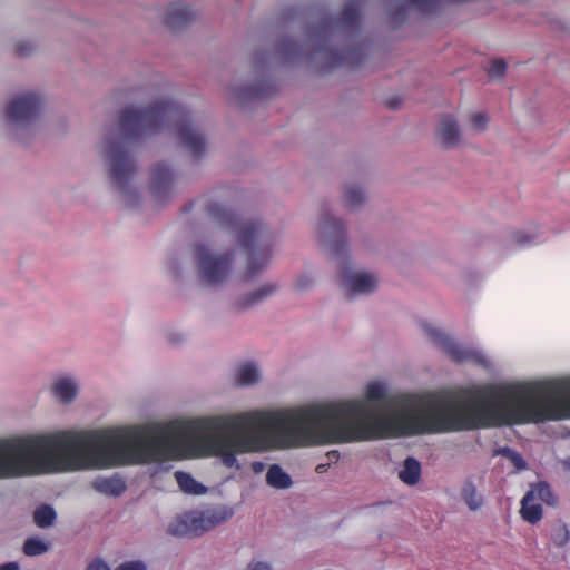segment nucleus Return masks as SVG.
<instances>
[{"mask_svg":"<svg viewBox=\"0 0 570 570\" xmlns=\"http://www.w3.org/2000/svg\"><path fill=\"white\" fill-rule=\"evenodd\" d=\"M173 126L176 138L194 158L206 150L204 134L195 126L190 112L183 106L169 100H160L142 109L126 108L118 118L120 137H107L109 178L112 185L126 193L136 166L127 146L130 141L159 132Z\"/></svg>","mask_w":570,"mask_h":570,"instance_id":"7ed1b4c3","label":"nucleus"},{"mask_svg":"<svg viewBox=\"0 0 570 570\" xmlns=\"http://www.w3.org/2000/svg\"><path fill=\"white\" fill-rule=\"evenodd\" d=\"M312 283H313L312 277H309L308 275H303V276H301V277L297 279V282H296V287H297L298 289H303V288L308 287Z\"/></svg>","mask_w":570,"mask_h":570,"instance_id":"e433bc0d","label":"nucleus"},{"mask_svg":"<svg viewBox=\"0 0 570 570\" xmlns=\"http://www.w3.org/2000/svg\"><path fill=\"white\" fill-rule=\"evenodd\" d=\"M264 468H265V465H264V463H262V462H253V463H252V469H253V471H254V472H256V473L263 472V471H264Z\"/></svg>","mask_w":570,"mask_h":570,"instance_id":"a19ab883","label":"nucleus"},{"mask_svg":"<svg viewBox=\"0 0 570 570\" xmlns=\"http://www.w3.org/2000/svg\"><path fill=\"white\" fill-rule=\"evenodd\" d=\"M52 392L62 403H70L77 395V386L69 379H60L53 384Z\"/></svg>","mask_w":570,"mask_h":570,"instance_id":"6ab92c4d","label":"nucleus"},{"mask_svg":"<svg viewBox=\"0 0 570 570\" xmlns=\"http://www.w3.org/2000/svg\"><path fill=\"white\" fill-rule=\"evenodd\" d=\"M385 104L390 109H397L400 108L402 100L399 97H393L387 99Z\"/></svg>","mask_w":570,"mask_h":570,"instance_id":"4c0bfd02","label":"nucleus"},{"mask_svg":"<svg viewBox=\"0 0 570 570\" xmlns=\"http://www.w3.org/2000/svg\"><path fill=\"white\" fill-rule=\"evenodd\" d=\"M514 239L518 244H525L529 242V238L521 233L515 234Z\"/></svg>","mask_w":570,"mask_h":570,"instance_id":"ea45409f","label":"nucleus"},{"mask_svg":"<svg viewBox=\"0 0 570 570\" xmlns=\"http://www.w3.org/2000/svg\"><path fill=\"white\" fill-rule=\"evenodd\" d=\"M229 513L222 510L188 511L176 517L167 528L170 535L177 538L200 537L229 518Z\"/></svg>","mask_w":570,"mask_h":570,"instance_id":"39448f33","label":"nucleus"},{"mask_svg":"<svg viewBox=\"0 0 570 570\" xmlns=\"http://www.w3.org/2000/svg\"><path fill=\"white\" fill-rule=\"evenodd\" d=\"M195 256L199 267L202 279L207 285H217L222 283L229 273L232 264V255H212L204 244L195 246Z\"/></svg>","mask_w":570,"mask_h":570,"instance_id":"423d86ee","label":"nucleus"},{"mask_svg":"<svg viewBox=\"0 0 570 570\" xmlns=\"http://www.w3.org/2000/svg\"><path fill=\"white\" fill-rule=\"evenodd\" d=\"M327 456H328L331 460H332V459H336V460H337L340 455H338V452H336V451H332V452H328V453H327Z\"/></svg>","mask_w":570,"mask_h":570,"instance_id":"a18cd8bd","label":"nucleus"},{"mask_svg":"<svg viewBox=\"0 0 570 570\" xmlns=\"http://www.w3.org/2000/svg\"><path fill=\"white\" fill-rule=\"evenodd\" d=\"M236 381L240 385H250L258 381V371L254 364L240 365L236 371Z\"/></svg>","mask_w":570,"mask_h":570,"instance_id":"393cba45","label":"nucleus"},{"mask_svg":"<svg viewBox=\"0 0 570 570\" xmlns=\"http://www.w3.org/2000/svg\"><path fill=\"white\" fill-rule=\"evenodd\" d=\"M494 454L502 455L508 459L518 471L524 470L527 468V463L521 454L509 446L498 449Z\"/></svg>","mask_w":570,"mask_h":570,"instance_id":"cd10ccee","label":"nucleus"},{"mask_svg":"<svg viewBox=\"0 0 570 570\" xmlns=\"http://www.w3.org/2000/svg\"><path fill=\"white\" fill-rule=\"evenodd\" d=\"M529 491H534V498L547 503L548 505H554L557 503V499L547 482H539Z\"/></svg>","mask_w":570,"mask_h":570,"instance_id":"bb28decb","label":"nucleus"},{"mask_svg":"<svg viewBox=\"0 0 570 570\" xmlns=\"http://www.w3.org/2000/svg\"><path fill=\"white\" fill-rule=\"evenodd\" d=\"M550 537L556 546L563 547L568 543L570 533L564 523H558L552 528Z\"/></svg>","mask_w":570,"mask_h":570,"instance_id":"c756f323","label":"nucleus"},{"mask_svg":"<svg viewBox=\"0 0 570 570\" xmlns=\"http://www.w3.org/2000/svg\"><path fill=\"white\" fill-rule=\"evenodd\" d=\"M265 436L282 448L306 445L303 407L204 416L124 430L2 438V479L80 471L96 464L156 462L167 458L177 445L199 455L219 456L227 468H239L236 455L263 450Z\"/></svg>","mask_w":570,"mask_h":570,"instance_id":"f257e3e1","label":"nucleus"},{"mask_svg":"<svg viewBox=\"0 0 570 570\" xmlns=\"http://www.w3.org/2000/svg\"><path fill=\"white\" fill-rule=\"evenodd\" d=\"M462 499L472 511H476L483 504V498L478 493L475 485L471 481L464 483Z\"/></svg>","mask_w":570,"mask_h":570,"instance_id":"5701e85b","label":"nucleus"},{"mask_svg":"<svg viewBox=\"0 0 570 570\" xmlns=\"http://www.w3.org/2000/svg\"><path fill=\"white\" fill-rule=\"evenodd\" d=\"M426 336L440 348H442L456 363L474 362L482 363L483 356L480 352L464 347L453 342L445 333L431 326L424 325Z\"/></svg>","mask_w":570,"mask_h":570,"instance_id":"6e6552de","label":"nucleus"},{"mask_svg":"<svg viewBox=\"0 0 570 570\" xmlns=\"http://www.w3.org/2000/svg\"><path fill=\"white\" fill-rule=\"evenodd\" d=\"M303 411L306 445L543 423L570 419V379L488 384L468 389L461 396L431 394L424 411L392 416L358 400L314 404Z\"/></svg>","mask_w":570,"mask_h":570,"instance_id":"f03ea898","label":"nucleus"},{"mask_svg":"<svg viewBox=\"0 0 570 570\" xmlns=\"http://www.w3.org/2000/svg\"><path fill=\"white\" fill-rule=\"evenodd\" d=\"M322 235L327 239L331 252L338 255L347 246L346 229L340 219L325 215L320 224Z\"/></svg>","mask_w":570,"mask_h":570,"instance_id":"9d476101","label":"nucleus"},{"mask_svg":"<svg viewBox=\"0 0 570 570\" xmlns=\"http://www.w3.org/2000/svg\"><path fill=\"white\" fill-rule=\"evenodd\" d=\"M116 570H146V566L141 561H128L120 564Z\"/></svg>","mask_w":570,"mask_h":570,"instance_id":"72a5a7b5","label":"nucleus"},{"mask_svg":"<svg viewBox=\"0 0 570 570\" xmlns=\"http://www.w3.org/2000/svg\"><path fill=\"white\" fill-rule=\"evenodd\" d=\"M32 50V45L29 42L19 43L16 46V53L21 57L28 56Z\"/></svg>","mask_w":570,"mask_h":570,"instance_id":"f704fd0d","label":"nucleus"},{"mask_svg":"<svg viewBox=\"0 0 570 570\" xmlns=\"http://www.w3.org/2000/svg\"><path fill=\"white\" fill-rule=\"evenodd\" d=\"M568 463L570 464V460L568 461Z\"/></svg>","mask_w":570,"mask_h":570,"instance_id":"49530a36","label":"nucleus"},{"mask_svg":"<svg viewBox=\"0 0 570 570\" xmlns=\"http://www.w3.org/2000/svg\"><path fill=\"white\" fill-rule=\"evenodd\" d=\"M345 206L354 209L360 207L365 202L364 191L357 186L346 187L344 194Z\"/></svg>","mask_w":570,"mask_h":570,"instance_id":"a878e982","label":"nucleus"},{"mask_svg":"<svg viewBox=\"0 0 570 570\" xmlns=\"http://www.w3.org/2000/svg\"><path fill=\"white\" fill-rule=\"evenodd\" d=\"M346 286L352 293H372L376 288V278L370 273H355L346 277Z\"/></svg>","mask_w":570,"mask_h":570,"instance_id":"2eb2a0df","label":"nucleus"},{"mask_svg":"<svg viewBox=\"0 0 570 570\" xmlns=\"http://www.w3.org/2000/svg\"><path fill=\"white\" fill-rule=\"evenodd\" d=\"M57 518L52 507L42 504L33 512V521L39 528H48L53 524Z\"/></svg>","mask_w":570,"mask_h":570,"instance_id":"b1692460","label":"nucleus"},{"mask_svg":"<svg viewBox=\"0 0 570 570\" xmlns=\"http://www.w3.org/2000/svg\"><path fill=\"white\" fill-rule=\"evenodd\" d=\"M175 479L179 489L188 494H203L206 492V487L197 482L189 473L184 471H176Z\"/></svg>","mask_w":570,"mask_h":570,"instance_id":"a211bd4d","label":"nucleus"},{"mask_svg":"<svg viewBox=\"0 0 570 570\" xmlns=\"http://www.w3.org/2000/svg\"><path fill=\"white\" fill-rule=\"evenodd\" d=\"M275 289L276 288L273 285H264L261 288H258L257 291H254L253 293L239 298L236 302L237 308L246 309L248 307H252L253 305L262 302L267 296L273 294L275 292Z\"/></svg>","mask_w":570,"mask_h":570,"instance_id":"aec40b11","label":"nucleus"},{"mask_svg":"<svg viewBox=\"0 0 570 570\" xmlns=\"http://www.w3.org/2000/svg\"><path fill=\"white\" fill-rule=\"evenodd\" d=\"M174 181L173 171L165 164H157L151 174V191L156 197H161L170 190Z\"/></svg>","mask_w":570,"mask_h":570,"instance_id":"ddd939ff","label":"nucleus"},{"mask_svg":"<svg viewBox=\"0 0 570 570\" xmlns=\"http://www.w3.org/2000/svg\"><path fill=\"white\" fill-rule=\"evenodd\" d=\"M326 466H327L326 464H318L316 466V472H318V473L325 472L326 471Z\"/></svg>","mask_w":570,"mask_h":570,"instance_id":"c03bdc74","label":"nucleus"},{"mask_svg":"<svg viewBox=\"0 0 570 570\" xmlns=\"http://www.w3.org/2000/svg\"><path fill=\"white\" fill-rule=\"evenodd\" d=\"M520 513L522 519L531 524L542 519V507L535 502L534 491H528L522 498Z\"/></svg>","mask_w":570,"mask_h":570,"instance_id":"dca6fc26","label":"nucleus"},{"mask_svg":"<svg viewBox=\"0 0 570 570\" xmlns=\"http://www.w3.org/2000/svg\"><path fill=\"white\" fill-rule=\"evenodd\" d=\"M364 0H351L342 10L338 18H324L316 28L318 37L327 38L334 30L355 32L360 28V6Z\"/></svg>","mask_w":570,"mask_h":570,"instance_id":"0eeeda50","label":"nucleus"},{"mask_svg":"<svg viewBox=\"0 0 570 570\" xmlns=\"http://www.w3.org/2000/svg\"><path fill=\"white\" fill-rule=\"evenodd\" d=\"M250 570H272V567L265 562H256L252 564Z\"/></svg>","mask_w":570,"mask_h":570,"instance_id":"58836bf2","label":"nucleus"},{"mask_svg":"<svg viewBox=\"0 0 570 570\" xmlns=\"http://www.w3.org/2000/svg\"><path fill=\"white\" fill-rule=\"evenodd\" d=\"M438 138L445 147H454L460 139L458 122L453 116H444L436 131Z\"/></svg>","mask_w":570,"mask_h":570,"instance_id":"4468645a","label":"nucleus"},{"mask_svg":"<svg viewBox=\"0 0 570 570\" xmlns=\"http://www.w3.org/2000/svg\"><path fill=\"white\" fill-rule=\"evenodd\" d=\"M91 488L108 497H119L126 489V482L119 474L111 476H97L91 481Z\"/></svg>","mask_w":570,"mask_h":570,"instance_id":"f8f14e48","label":"nucleus"},{"mask_svg":"<svg viewBox=\"0 0 570 570\" xmlns=\"http://www.w3.org/2000/svg\"><path fill=\"white\" fill-rule=\"evenodd\" d=\"M507 70V63L503 59H495L491 62L488 73L491 78H501Z\"/></svg>","mask_w":570,"mask_h":570,"instance_id":"2f4dec72","label":"nucleus"},{"mask_svg":"<svg viewBox=\"0 0 570 570\" xmlns=\"http://www.w3.org/2000/svg\"><path fill=\"white\" fill-rule=\"evenodd\" d=\"M365 46H360L356 48H353L352 50L344 51L340 55H336L334 62L335 65L343 66L347 65L352 68H355L360 65L361 60L364 58L365 55Z\"/></svg>","mask_w":570,"mask_h":570,"instance_id":"4be33fe9","label":"nucleus"},{"mask_svg":"<svg viewBox=\"0 0 570 570\" xmlns=\"http://www.w3.org/2000/svg\"><path fill=\"white\" fill-rule=\"evenodd\" d=\"M421 476V464L420 462L409 456L404 461L403 469L399 472V478L402 482L407 485H414L419 482Z\"/></svg>","mask_w":570,"mask_h":570,"instance_id":"f3484780","label":"nucleus"},{"mask_svg":"<svg viewBox=\"0 0 570 570\" xmlns=\"http://www.w3.org/2000/svg\"><path fill=\"white\" fill-rule=\"evenodd\" d=\"M196 18L195 10L185 3H173L168 7L164 21L171 30H180L188 27Z\"/></svg>","mask_w":570,"mask_h":570,"instance_id":"9b49d317","label":"nucleus"},{"mask_svg":"<svg viewBox=\"0 0 570 570\" xmlns=\"http://www.w3.org/2000/svg\"><path fill=\"white\" fill-rule=\"evenodd\" d=\"M266 482L276 489H287L292 479L278 464H272L266 473Z\"/></svg>","mask_w":570,"mask_h":570,"instance_id":"412c9836","label":"nucleus"},{"mask_svg":"<svg viewBox=\"0 0 570 570\" xmlns=\"http://www.w3.org/2000/svg\"><path fill=\"white\" fill-rule=\"evenodd\" d=\"M207 213L222 226L236 234L237 240L246 254V278L255 277L268 265L271 248L265 227L261 222L243 219L218 203L208 204Z\"/></svg>","mask_w":570,"mask_h":570,"instance_id":"20e7f679","label":"nucleus"},{"mask_svg":"<svg viewBox=\"0 0 570 570\" xmlns=\"http://www.w3.org/2000/svg\"><path fill=\"white\" fill-rule=\"evenodd\" d=\"M87 570H110V568L105 561L96 559L95 561L88 564Z\"/></svg>","mask_w":570,"mask_h":570,"instance_id":"c9c22d12","label":"nucleus"},{"mask_svg":"<svg viewBox=\"0 0 570 570\" xmlns=\"http://www.w3.org/2000/svg\"><path fill=\"white\" fill-rule=\"evenodd\" d=\"M42 105V98L38 94L26 92L9 104L7 116L16 125H26L38 118Z\"/></svg>","mask_w":570,"mask_h":570,"instance_id":"1a4fd4ad","label":"nucleus"},{"mask_svg":"<svg viewBox=\"0 0 570 570\" xmlns=\"http://www.w3.org/2000/svg\"><path fill=\"white\" fill-rule=\"evenodd\" d=\"M2 570H19V564L17 562L3 563Z\"/></svg>","mask_w":570,"mask_h":570,"instance_id":"79ce46f5","label":"nucleus"},{"mask_svg":"<svg viewBox=\"0 0 570 570\" xmlns=\"http://www.w3.org/2000/svg\"><path fill=\"white\" fill-rule=\"evenodd\" d=\"M244 96L246 97H258L259 92L256 88H247L244 92Z\"/></svg>","mask_w":570,"mask_h":570,"instance_id":"37998d69","label":"nucleus"},{"mask_svg":"<svg viewBox=\"0 0 570 570\" xmlns=\"http://www.w3.org/2000/svg\"><path fill=\"white\" fill-rule=\"evenodd\" d=\"M365 397L368 402L381 401L385 397V390L377 383H371L366 386Z\"/></svg>","mask_w":570,"mask_h":570,"instance_id":"7c9ffc66","label":"nucleus"},{"mask_svg":"<svg viewBox=\"0 0 570 570\" xmlns=\"http://www.w3.org/2000/svg\"><path fill=\"white\" fill-rule=\"evenodd\" d=\"M48 544L38 538H28L23 543V552L26 556H40L47 552Z\"/></svg>","mask_w":570,"mask_h":570,"instance_id":"c85d7f7f","label":"nucleus"},{"mask_svg":"<svg viewBox=\"0 0 570 570\" xmlns=\"http://www.w3.org/2000/svg\"><path fill=\"white\" fill-rule=\"evenodd\" d=\"M488 124V119L485 115L481 112L473 114L471 116V125L474 129L481 131L484 130L485 126Z\"/></svg>","mask_w":570,"mask_h":570,"instance_id":"473e14b6","label":"nucleus"}]
</instances>
